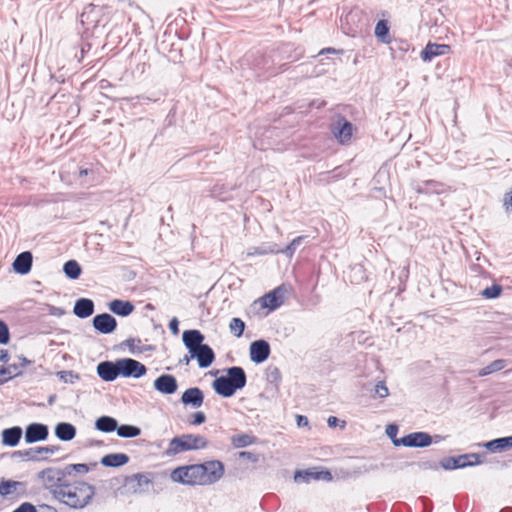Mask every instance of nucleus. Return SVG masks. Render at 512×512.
Masks as SVG:
<instances>
[{
    "label": "nucleus",
    "instance_id": "obj_34",
    "mask_svg": "<svg viewBox=\"0 0 512 512\" xmlns=\"http://www.w3.org/2000/svg\"><path fill=\"white\" fill-rule=\"evenodd\" d=\"M375 36L385 44L390 43L389 26L385 20H380L375 26Z\"/></svg>",
    "mask_w": 512,
    "mask_h": 512
},
{
    "label": "nucleus",
    "instance_id": "obj_3",
    "mask_svg": "<svg viewBox=\"0 0 512 512\" xmlns=\"http://www.w3.org/2000/svg\"><path fill=\"white\" fill-rule=\"evenodd\" d=\"M207 444V440L201 435L183 434L170 440L166 454L174 456L184 451L203 449Z\"/></svg>",
    "mask_w": 512,
    "mask_h": 512
},
{
    "label": "nucleus",
    "instance_id": "obj_56",
    "mask_svg": "<svg viewBox=\"0 0 512 512\" xmlns=\"http://www.w3.org/2000/svg\"><path fill=\"white\" fill-rule=\"evenodd\" d=\"M31 362L25 357H19L18 363H16L21 371L30 364Z\"/></svg>",
    "mask_w": 512,
    "mask_h": 512
},
{
    "label": "nucleus",
    "instance_id": "obj_30",
    "mask_svg": "<svg viewBox=\"0 0 512 512\" xmlns=\"http://www.w3.org/2000/svg\"><path fill=\"white\" fill-rule=\"evenodd\" d=\"M414 190L417 193H423V194H429V193H436L439 194L444 190L443 184L434 181V180H427L422 183H418L414 185Z\"/></svg>",
    "mask_w": 512,
    "mask_h": 512
},
{
    "label": "nucleus",
    "instance_id": "obj_17",
    "mask_svg": "<svg viewBox=\"0 0 512 512\" xmlns=\"http://www.w3.org/2000/svg\"><path fill=\"white\" fill-rule=\"evenodd\" d=\"M119 362L103 361L97 366V373L99 377L107 382L114 381L119 375Z\"/></svg>",
    "mask_w": 512,
    "mask_h": 512
},
{
    "label": "nucleus",
    "instance_id": "obj_61",
    "mask_svg": "<svg viewBox=\"0 0 512 512\" xmlns=\"http://www.w3.org/2000/svg\"><path fill=\"white\" fill-rule=\"evenodd\" d=\"M191 359H192V358H191V355H190V356H187V355H186V356H184V358L181 360V362H182V363H184V364H186V365H188Z\"/></svg>",
    "mask_w": 512,
    "mask_h": 512
},
{
    "label": "nucleus",
    "instance_id": "obj_29",
    "mask_svg": "<svg viewBox=\"0 0 512 512\" xmlns=\"http://www.w3.org/2000/svg\"><path fill=\"white\" fill-rule=\"evenodd\" d=\"M129 457L124 453L107 454L101 459V464L106 467H120L127 464Z\"/></svg>",
    "mask_w": 512,
    "mask_h": 512
},
{
    "label": "nucleus",
    "instance_id": "obj_8",
    "mask_svg": "<svg viewBox=\"0 0 512 512\" xmlns=\"http://www.w3.org/2000/svg\"><path fill=\"white\" fill-rule=\"evenodd\" d=\"M432 441V436L426 432H413L394 440V445L423 448L429 446Z\"/></svg>",
    "mask_w": 512,
    "mask_h": 512
},
{
    "label": "nucleus",
    "instance_id": "obj_40",
    "mask_svg": "<svg viewBox=\"0 0 512 512\" xmlns=\"http://www.w3.org/2000/svg\"><path fill=\"white\" fill-rule=\"evenodd\" d=\"M229 330L235 337H241L245 330L244 321L237 317L232 318L229 323Z\"/></svg>",
    "mask_w": 512,
    "mask_h": 512
},
{
    "label": "nucleus",
    "instance_id": "obj_59",
    "mask_svg": "<svg viewBox=\"0 0 512 512\" xmlns=\"http://www.w3.org/2000/svg\"><path fill=\"white\" fill-rule=\"evenodd\" d=\"M447 436H442V435H435L434 437H432L433 441L432 443H438L442 440H445Z\"/></svg>",
    "mask_w": 512,
    "mask_h": 512
},
{
    "label": "nucleus",
    "instance_id": "obj_26",
    "mask_svg": "<svg viewBox=\"0 0 512 512\" xmlns=\"http://www.w3.org/2000/svg\"><path fill=\"white\" fill-rule=\"evenodd\" d=\"M109 309L116 315L126 317L134 311V305L130 301L116 299L109 303Z\"/></svg>",
    "mask_w": 512,
    "mask_h": 512
},
{
    "label": "nucleus",
    "instance_id": "obj_64",
    "mask_svg": "<svg viewBox=\"0 0 512 512\" xmlns=\"http://www.w3.org/2000/svg\"><path fill=\"white\" fill-rule=\"evenodd\" d=\"M88 171L86 169L80 171V175H87Z\"/></svg>",
    "mask_w": 512,
    "mask_h": 512
},
{
    "label": "nucleus",
    "instance_id": "obj_39",
    "mask_svg": "<svg viewBox=\"0 0 512 512\" xmlns=\"http://www.w3.org/2000/svg\"><path fill=\"white\" fill-rule=\"evenodd\" d=\"M505 366H506L505 360H503V359L495 360V361L491 362L489 365H487L486 367L479 370L478 376L482 377V376L492 374L494 372L502 370Z\"/></svg>",
    "mask_w": 512,
    "mask_h": 512
},
{
    "label": "nucleus",
    "instance_id": "obj_32",
    "mask_svg": "<svg viewBox=\"0 0 512 512\" xmlns=\"http://www.w3.org/2000/svg\"><path fill=\"white\" fill-rule=\"evenodd\" d=\"M19 489L24 491L25 484L23 482L4 479L0 482V495L2 497L17 493Z\"/></svg>",
    "mask_w": 512,
    "mask_h": 512
},
{
    "label": "nucleus",
    "instance_id": "obj_38",
    "mask_svg": "<svg viewBox=\"0 0 512 512\" xmlns=\"http://www.w3.org/2000/svg\"><path fill=\"white\" fill-rule=\"evenodd\" d=\"M232 445L236 448H243L256 442V438L249 434L236 435L231 438Z\"/></svg>",
    "mask_w": 512,
    "mask_h": 512
},
{
    "label": "nucleus",
    "instance_id": "obj_43",
    "mask_svg": "<svg viewBox=\"0 0 512 512\" xmlns=\"http://www.w3.org/2000/svg\"><path fill=\"white\" fill-rule=\"evenodd\" d=\"M501 292H502L501 286L495 284V285L485 288L481 292V295L487 299H494V298L499 297Z\"/></svg>",
    "mask_w": 512,
    "mask_h": 512
},
{
    "label": "nucleus",
    "instance_id": "obj_58",
    "mask_svg": "<svg viewBox=\"0 0 512 512\" xmlns=\"http://www.w3.org/2000/svg\"><path fill=\"white\" fill-rule=\"evenodd\" d=\"M8 360H9V354H8L7 350L1 349L0 350V361L8 362Z\"/></svg>",
    "mask_w": 512,
    "mask_h": 512
},
{
    "label": "nucleus",
    "instance_id": "obj_25",
    "mask_svg": "<svg viewBox=\"0 0 512 512\" xmlns=\"http://www.w3.org/2000/svg\"><path fill=\"white\" fill-rule=\"evenodd\" d=\"M22 433L23 431L19 426L4 429L1 433L2 444L10 447L17 446L22 437Z\"/></svg>",
    "mask_w": 512,
    "mask_h": 512
},
{
    "label": "nucleus",
    "instance_id": "obj_49",
    "mask_svg": "<svg viewBox=\"0 0 512 512\" xmlns=\"http://www.w3.org/2000/svg\"><path fill=\"white\" fill-rule=\"evenodd\" d=\"M13 512H37V510L34 505H32L31 503L25 502V503H22Z\"/></svg>",
    "mask_w": 512,
    "mask_h": 512
},
{
    "label": "nucleus",
    "instance_id": "obj_21",
    "mask_svg": "<svg viewBox=\"0 0 512 512\" xmlns=\"http://www.w3.org/2000/svg\"><path fill=\"white\" fill-rule=\"evenodd\" d=\"M103 14V8L90 4L88 5L81 14V22L87 23L93 27H96L99 22V16Z\"/></svg>",
    "mask_w": 512,
    "mask_h": 512
},
{
    "label": "nucleus",
    "instance_id": "obj_7",
    "mask_svg": "<svg viewBox=\"0 0 512 512\" xmlns=\"http://www.w3.org/2000/svg\"><path fill=\"white\" fill-rule=\"evenodd\" d=\"M58 450V446L35 447L26 450L15 451L13 452L12 456L21 457L26 461L39 462L47 460L49 454H54Z\"/></svg>",
    "mask_w": 512,
    "mask_h": 512
},
{
    "label": "nucleus",
    "instance_id": "obj_14",
    "mask_svg": "<svg viewBox=\"0 0 512 512\" xmlns=\"http://www.w3.org/2000/svg\"><path fill=\"white\" fill-rule=\"evenodd\" d=\"M49 435L48 427L41 423H32L26 427L25 441L28 444L46 440Z\"/></svg>",
    "mask_w": 512,
    "mask_h": 512
},
{
    "label": "nucleus",
    "instance_id": "obj_47",
    "mask_svg": "<svg viewBox=\"0 0 512 512\" xmlns=\"http://www.w3.org/2000/svg\"><path fill=\"white\" fill-rule=\"evenodd\" d=\"M375 394L380 398H385L389 395V390L383 381H380L375 385Z\"/></svg>",
    "mask_w": 512,
    "mask_h": 512
},
{
    "label": "nucleus",
    "instance_id": "obj_20",
    "mask_svg": "<svg viewBox=\"0 0 512 512\" xmlns=\"http://www.w3.org/2000/svg\"><path fill=\"white\" fill-rule=\"evenodd\" d=\"M182 340L189 353L203 346L204 336L199 330H186L183 332Z\"/></svg>",
    "mask_w": 512,
    "mask_h": 512
},
{
    "label": "nucleus",
    "instance_id": "obj_54",
    "mask_svg": "<svg viewBox=\"0 0 512 512\" xmlns=\"http://www.w3.org/2000/svg\"><path fill=\"white\" fill-rule=\"evenodd\" d=\"M308 418L306 416L298 415L297 416V425L299 427H306L308 426Z\"/></svg>",
    "mask_w": 512,
    "mask_h": 512
},
{
    "label": "nucleus",
    "instance_id": "obj_50",
    "mask_svg": "<svg viewBox=\"0 0 512 512\" xmlns=\"http://www.w3.org/2000/svg\"><path fill=\"white\" fill-rule=\"evenodd\" d=\"M503 207L506 211H512V189L504 195Z\"/></svg>",
    "mask_w": 512,
    "mask_h": 512
},
{
    "label": "nucleus",
    "instance_id": "obj_28",
    "mask_svg": "<svg viewBox=\"0 0 512 512\" xmlns=\"http://www.w3.org/2000/svg\"><path fill=\"white\" fill-rule=\"evenodd\" d=\"M483 446L491 452H501L512 448V436L502 437L491 440L483 444Z\"/></svg>",
    "mask_w": 512,
    "mask_h": 512
},
{
    "label": "nucleus",
    "instance_id": "obj_45",
    "mask_svg": "<svg viewBox=\"0 0 512 512\" xmlns=\"http://www.w3.org/2000/svg\"><path fill=\"white\" fill-rule=\"evenodd\" d=\"M58 377L65 383H74L79 379L78 375L72 371H61L58 373Z\"/></svg>",
    "mask_w": 512,
    "mask_h": 512
},
{
    "label": "nucleus",
    "instance_id": "obj_36",
    "mask_svg": "<svg viewBox=\"0 0 512 512\" xmlns=\"http://www.w3.org/2000/svg\"><path fill=\"white\" fill-rule=\"evenodd\" d=\"M65 275L70 279H77L81 274V266L76 260H69L63 266Z\"/></svg>",
    "mask_w": 512,
    "mask_h": 512
},
{
    "label": "nucleus",
    "instance_id": "obj_57",
    "mask_svg": "<svg viewBox=\"0 0 512 512\" xmlns=\"http://www.w3.org/2000/svg\"><path fill=\"white\" fill-rule=\"evenodd\" d=\"M338 418L335 417V416H330L327 420V423H328V426L329 427H336L337 424H338Z\"/></svg>",
    "mask_w": 512,
    "mask_h": 512
},
{
    "label": "nucleus",
    "instance_id": "obj_16",
    "mask_svg": "<svg viewBox=\"0 0 512 512\" xmlns=\"http://www.w3.org/2000/svg\"><path fill=\"white\" fill-rule=\"evenodd\" d=\"M450 461H453V465L442 464V467L446 470L464 468L467 466L478 465L482 463L480 456L476 453L464 454L458 457H451Z\"/></svg>",
    "mask_w": 512,
    "mask_h": 512
},
{
    "label": "nucleus",
    "instance_id": "obj_62",
    "mask_svg": "<svg viewBox=\"0 0 512 512\" xmlns=\"http://www.w3.org/2000/svg\"><path fill=\"white\" fill-rule=\"evenodd\" d=\"M135 340L134 339H128L126 340L127 346H129L131 349L133 348Z\"/></svg>",
    "mask_w": 512,
    "mask_h": 512
},
{
    "label": "nucleus",
    "instance_id": "obj_60",
    "mask_svg": "<svg viewBox=\"0 0 512 512\" xmlns=\"http://www.w3.org/2000/svg\"><path fill=\"white\" fill-rule=\"evenodd\" d=\"M324 53H336V50L333 49V48H326V49H323L320 54H324Z\"/></svg>",
    "mask_w": 512,
    "mask_h": 512
},
{
    "label": "nucleus",
    "instance_id": "obj_53",
    "mask_svg": "<svg viewBox=\"0 0 512 512\" xmlns=\"http://www.w3.org/2000/svg\"><path fill=\"white\" fill-rule=\"evenodd\" d=\"M239 457L247 459V460H250L252 462H257L258 461V456L256 454H254L252 452H248V451L240 452L239 453Z\"/></svg>",
    "mask_w": 512,
    "mask_h": 512
},
{
    "label": "nucleus",
    "instance_id": "obj_13",
    "mask_svg": "<svg viewBox=\"0 0 512 512\" xmlns=\"http://www.w3.org/2000/svg\"><path fill=\"white\" fill-rule=\"evenodd\" d=\"M154 389L166 395L173 394L178 389L176 378L170 374H162L154 380Z\"/></svg>",
    "mask_w": 512,
    "mask_h": 512
},
{
    "label": "nucleus",
    "instance_id": "obj_27",
    "mask_svg": "<svg viewBox=\"0 0 512 512\" xmlns=\"http://www.w3.org/2000/svg\"><path fill=\"white\" fill-rule=\"evenodd\" d=\"M310 479L315 480H331L332 476L329 471L312 472V471H297L294 475L296 482L304 481L308 482Z\"/></svg>",
    "mask_w": 512,
    "mask_h": 512
},
{
    "label": "nucleus",
    "instance_id": "obj_41",
    "mask_svg": "<svg viewBox=\"0 0 512 512\" xmlns=\"http://www.w3.org/2000/svg\"><path fill=\"white\" fill-rule=\"evenodd\" d=\"M280 248L277 244H269L267 246L256 247L253 252H249V255H267V254H278Z\"/></svg>",
    "mask_w": 512,
    "mask_h": 512
},
{
    "label": "nucleus",
    "instance_id": "obj_33",
    "mask_svg": "<svg viewBox=\"0 0 512 512\" xmlns=\"http://www.w3.org/2000/svg\"><path fill=\"white\" fill-rule=\"evenodd\" d=\"M117 421L116 419L110 417V416H101L96 420L95 427L99 431L102 432H113L117 429Z\"/></svg>",
    "mask_w": 512,
    "mask_h": 512
},
{
    "label": "nucleus",
    "instance_id": "obj_44",
    "mask_svg": "<svg viewBox=\"0 0 512 512\" xmlns=\"http://www.w3.org/2000/svg\"><path fill=\"white\" fill-rule=\"evenodd\" d=\"M64 471L66 475H71L72 472L85 474L89 471V468L86 464H69L64 468Z\"/></svg>",
    "mask_w": 512,
    "mask_h": 512
},
{
    "label": "nucleus",
    "instance_id": "obj_12",
    "mask_svg": "<svg viewBox=\"0 0 512 512\" xmlns=\"http://www.w3.org/2000/svg\"><path fill=\"white\" fill-rule=\"evenodd\" d=\"M270 355V345L265 340H256L250 344V359L254 363H263Z\"/></svg>",
    "mask_w": 512,
    "mask_h": 512
},
{
    "label": "nucleus",
    "instance_id": "obj_42",
    "mask_svg": "<svg viewBox=\"0 0 512 512\" xmlns=\"http://www.w3.org/2000/svg\"><path fill=\"white\" fill-rule=\"evenodd\" d=\"M303 239L304 236L296 237L288 246H286L284 249H280L279 253H282L287 257L291 258L294 255L298 246L302 243Z\"/></svg>",
    "mask_w": 512,
    "mask_h": 512
},
{
    "label": "nucleus",
    "instance_id": "obj_2",
    "mask_svg": "<svg viewBox=\"0 0 512 512\" xmlns=\"http://www.w3.org/2000/svg\"><path fill=\"white\" fill-rule=\"evenodd\" d=\"M247 377L244 369L233 366L226 370V376H220L213 381V389L222 397H232L237 390L245 387Z\"/></svg>",
    "mask_w": 512,
    "mask_h": 512
},
{
    "label": "nucleus",
    "instance_id": "obj_11",
    "mask_svg": "<svg viewBox=\"0 0 512 512\" xmlns=\"http://www.w3.org/2000/svg\"><path fill=\"white\" fill-rule=\"evenodd\" d=\"M286 292L287 288L284 285L275 288L260 298L261 305L270 310L278 308L284 303Z\"/></svg>",
    "mask_w": 512,
    "mask_h": 512
},
{
    "label": "nucleus",
    "instance_id": "obj_10",
    "mask_svg": "<svg viewBox=\"0 0 512 512\" xmlns=\"http://www.w3.org/2000/svg\"><path fill=\"white\" fill-rule=\"evenodd\" d=\"M334 137L341 143L345 144L350 141L353 132V125L344 117L338 116L331 127Z\"/></svg>",
    "mask_w": 512,
    "mask_h": 512
},
{
    "label": "nucleus",
    "instance_id": "obj_37",
    "mask_svg": "<svg viewBox=\"0 0 512 512\" xmlns=\"http://www.w3.org/2000/svg\"><path fill=\"white\" fill-rule=\"evenodd\" d=\"M116 431L118 436L123 438H133L141 434V429L133 425H117Z\"/></svg>",
    "mask_w": 512,
    "mask_h": 512
},
{
    "label": "nucleus",
    "instance_id": "obj_48",
    "mask_svg": "<svg viewBox=\"0 0 512 512\" xmlns=\"http://www.w3.org/2000/svg\"><path fill=\"white\" fill-rule=\"evenodd\" d=\"M398 433V427L394 424H390L386 427V434L389 438H391L392 442L394 443V440L398 439L397 436Z\"/></svg>",
    "mask_w": 512,
    "mask_h": 512
},
{
    "label": "nucleus",
    "instance_id": "obj_15",
    "mask_svg": "<svg viewBox=\"0 0 512 512\" xmlns=\"http://www.w3.org/2000/svg\"><path fill=\"white\" fill-rule=\"evenodd\" d=\"M93 327L102 334H110L117 327L116 319L108 314H98L93 318Z\"/></svg>",
    "mask_w": 512,
    "mask_h": 512
},
{
    "label": "nucleus",
    "instance_id": "obj_18",
    "mask_svg": "<svg viewBox=\"0 0 512 512\" xmlns=\"http://www.w3.org/2000/svg\"><path fill=\"white\" fill-rule=\"evenodd\" d=\"M191 354V358H196L198 362V366L200 368L209 367L215 360V354L212 348L204 344L200 346L198 349L193 350Z\"/></svg>",
    "mask_w": 512,
    "mask_h": 512
},
{
    "label": "nucleus",
    "instance_id": "obj_63",
    "mask_svg": "<svg viewBox=\"0 0 512 512\" xmlns=\"http://www.w3.org/2000/svg\"><path fill=\"white\" fill-rule=\"evenodd\" d=\"M271 375L272 376H275L276 377H279V370L277 368H275L272 372H271Z\"/></svg>",
    "mask_w": 512,
    "mask_h": 512
},
{
    "label": "nucleus",
    "instance_id": "obj_1",
    "mask_svg": "<svg viewBox=\"0 0 512 512\" xmlns=\"http://www.w3.org/2000/svg\"><path fill=\"white\" fill-rule=\"evenodd\" d=\"M95 495L94 486L84 481L63 484L56 492V499L73 509L85 508Z\"/></svg>",
    "mask_w": 512,
    "mask_h": 512
},
{
    "label": "nucleus",
    "instance_id": "obj_5",
    "mask_svg": "<svg viewBox=\"0 0 512 512\" xmlns=\"http://www.w3.org/2000/svg\"><path fill=\"white\" fill-rule=\"evenodd\" d=\"M171 480L183 485H203L200 465L180 466L171 472Z\"/></svg>",
    "mask_w": 512,
    "mask_h": 512
},
{
    "label": "nucleus",
    "instance_id": "obj_35",
    "mask_svg": "<svg viewBox=\"0 0 512 512\" xmlns=\"http://www.w3.org/2000/svg\"><path fill=\"white\" fill-rule=\"evenodd\" d=\"M21 374V369L16 363L0 368V384Z\"/></svg>",
    "mask_w": 512,
    "mask_h": 512
},
{
    "label": "nucleus",
    "instance_id": "obj_31",
    "mask_svg": "<svg viewBox=\"0 0 512 512\" xmlns=\"http://www.w3.org/2000/svg\"><path fill=\"white\" fill-rule=\"evenodd\" d=\"M55 435L62 441H70L75 437L76 429L70 423L61 422L55 427Z\"/></svg>",
    "mask_w": 512,
    "mask_h": 512
},
{
    "label": "nucleus",
    "instance_id": "obj_22",
    "mask_svg": "<svg viewBox=\"0 0 512 512\" xmlns=\"http://www.w3.org/2000/svg\"><path fill=\"white\" fill-rule=\"evenodd\" d=\"M450 46L446 44L428 43L421 52V58L424 61H431L434 57L448 54Z\"/></svg>",
    "mask_w": 512,
    "mask_h": 512
},
{
    "label": "nucleus",
    "instance_id": "obj_9",
    "mask_svg": "<svg viewBox=\"0 0 512 512\" xmlns=\"http://www.w3.org/2000/svg\"><path fill=\"white\" fill-rule=\"evenodd\" d=\"M119 370L120 375L124 377L140 378L147 372V368L144 364L131 358L119 359Z\"/></svg>",
    "mask_w": 512,
    "mask_h": 512
},
{
    "label": "nucleus",
    "instance_id": "obj_55",
    "mask_svg": "<svg viewBox=\"0 0 512 512\" xmlns=\"http://www.w3.org/2000/svg\"><path fill=\"white\" fill-rule=\"evenodd\" d=\"M134 477L137 480L139 485L148 484L150 482L148 477L143 474H136Z\"/></svg>",
    "mask_w": 512,
    "mask_h": 512
},
{
    "label": "nucleus",
    "instance_id": "obj_46",
    "mask_svg": "<svg viewBox=\"0 0 512 512\" xmlns=\"http://www.w3.org/2000/svg\"><path fill=\"white\" fill-rule=\"evenodd\" d=\"M9 339L10 335L7 324L3 321H0V344H7Z\"/></svg>",
    "mask_w": 512,
    "mask_h": 512
},
{
    "label": "nucleus",
    "instance_id": "obj_6",
    "mask_svg": "<svg viewBox=\"0 0 512 512\" xmlns=\"http://www.w3.org/2000/svg\"><path fill=\"white\" fill-rule=\"evenodd\" d=\"M199 465L203 485L214 484L224 475V465L218 460L207 461Z\"/></svg>",
    "mask_w": 512,
    "mask_h": 512
},
{
    "label": "nucleus",
    "instance_id": "obj_52",
    "mask_svg": "<svg viewBox=\"0 0 512 512\" xmlns=\"http://www.w3.org/2000/svg\"><path fill=\"white\" fill-rule=\"evenodd\" d=\"M169 329L174 335H177L179 333V321L176 317L170 320Z\"/></svg>",
    "mask_w": 512,
    "mask_h": 512
},
{
    "label": "nucleus",
    "instance_id": "obj_19",
    "mask_svg": "<svg viewBox=\"0 0 512 512\" xmlns=\"http://www.w3.org/2000/svg\"><path fill=\"white\" fill-rule=\"evenodd\" d=\"M181 401L185 405H190L193 408H199L203 404L204 394L198 387L188 388L183 392Z\"/></svg>",
    "mask_w": 512,
    "mask_h": 512
},
{
    "label": "nucleus",
    "instance_id": "obj_24",
    "mask_svg": "<svg viewBox=\"0 0 512 512\" xmlns=\"http://www.w3.org/2000/svg\"><path fill=\"white\" fill-rule=\"evenodd\" d=\"M73 313L79 318H87L94 313V302L88 298H80L75 302Z\"/></svg>",
    "mask_w": 512,
    "mask_h": 512
},
{
    "label": "nucleus",
    "instance_id": "obj_23",
    "mask_svg": "<svg viewBox=\"0 0 512 512\" xmlns=\"http://www.w3.org/2000/svg\"><path fill=\"white\" fill-rule=\"evenodd\" d=\"M32 261L33 257L31 252H22L15 258L13 262V269L19 274H27L31 270Z\"/></svg>",
    "mask_w": 512,
    "mask_h": 512
},
{
    "label": "nucleus",
    "instance_id": "obj_4",
    "mask_svg": "<svg viewBox=\"0 0 512 512\" xmlns=\"http://www.w3.org/2000/svg\"><path fill=\"white\" fill-rule=\"evenodd\" d=\"M65 476L64 469L62 470L55 467H48L37 473V479L41 482L42 486L51 491L55 498L57 490H59L63 484H66L64 480Z\"/></svg>",
    "mask_w": 512,
    "mask_h": 512
},
{
    "label": "nucleus",
    "instance_id": "obj_51",
    "mask_svg": "<svg viewBox=\"0 0 512 512\" xmlns=\"http://www.w3.org/2000/svg\"><path fill=\"white\" fill-rule=\"evenodd\" d=\"M193 418H194L192 421L193 425H200L206 421V416L203 412H196L193 415Z\"/></svg>",
    "mask_w": 512,
    "mask_h": 512
}]
</instances>
